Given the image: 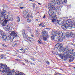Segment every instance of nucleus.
<instances>
[{"label": "nucleus", "instance_id": "52", "mask_svg": "<svg viewBox=\"0 0 75 75\" xmlns=\"http://www.w3.org/2000/svg\"><path fill=\"white\" fill-rule=\"evenodd\" d=\"M42 27H45V25H42Z\"/></svg>", "mask_w": 75, "mask_h": 75}, {"label": "nucleus", "instance_id": "14", "mask_svg": "<svg viewBox=\"0 0 75 75\" xmlns=\"http://www.w3.org/2000/svg\"><path fill=\"white\" fill-rule=\"evenodd\" d=\"M13 38L11 36H8L6 38V40L8 41H10L11 42H13Z\"/></svg>", "mask_w": 75, "mask_h": 75}, {"label": "nucleus", "instance_id": "45", "mask_svg": "<svg viewBox=\"0 0 75 75\" xmlns=\"http://www.w3.org/2000/svg\"><path fill=\"white\" fill-rule=\"evenodd\" d=\"M38 43H39V44H41V42L40 41V40H38Z\"/></svg>", "mask_w": 75, "mask_h": 75}, {"label": "nucleus", "instance_id": "24", "mask_svg": "<svg viewBox=\"0 0 75 75\" xmlns=\"http://www.w3.org/2000/svg\"><path fill=\"white\" fill-rule=\"evenodd\" d=\"M6 12L5 14L2 15V16H4V18L5 19H7V18H8V15L6 14Z\"/></svg>", "mask_w": 75, "mask_h": 75}, {"label": "nucleus", "instance_id": "28", "mask_svg": "<svg viewBox=\"0 0 75 75\" xmlns=\"http://www.w3.org/2000/svg\"><path fill=\"white\" fill-rule=\"evenodd\" d=\"M13 18H10L9 19L7 20V22L8 21H13Z\"/></svg>", "mask_w": 75, "mask_h": 75}, {"label": "nucleus", "instance_id": "32", "mask_svg": "<svg viewBox=\"0 0 75 75\" xmlns=\"http://www.w3.org/2000/svg\"><path fill=\"white\" fill-rule=\"evenodd\" d=\"M23 32L24 33L23 34V36L24 37V38H25V37H26V35H25V34L24 33H25V31H24V30H23Z\"/></svg>", "mask_w": 75, "mask_h": 75}, {"label": "nucleus", "instance_id": "64", "mask_svg": "<svg viewBox=\"0 0 75 75\" xmlns=\"http://www.w3.org/2000/svg\"><path fill=\"white\" fill-rule=\"evenodd\" d=\"M23 65H25V64L23 63Z\"/></svg>", "mask_w": 75, "mask_h": 75}, {"label": "nucleus", "instance_id": "2", "mask_svg": "<svg viewBox=\"0 0 75 75\" xmlns=\"http://www.w3.org/2000/svg\"><path fill=\"white\" fill-rule=\"evenodd\" d=\"M61 23L63 24L62 28L64 30H67L68 27H70V28H72V26H69L68 23H66V21H64L62 18H61L59 20V24Z\"/></svg>", "mask_w": 75, "mask_h": 75}, {"label": "nucleus", "instance_id": "4", "mask_svg": "<svg viewBox=\"0 0 75 75\" xmlns=\"http://www.w3.org/2000/svg\"><path fill=\"white\" fill-rule=\"evenodd\" d=\"M58 55L59 57L61 58V59H62L63 61L67 60V58H69V59H71L70 58H69L68 57V56L69 55H68L67 54L65 53V52L63 54H58Z\"/></svg>", "mask_w": 75, "mask_h": 75}, {"label": "nucleus", "instance_id": "27", "mask_svg": "<svg viewBox=\"0 0 75 75\" xmlns=\"http://www.w3.org/2000/svg\"><path fill=\"white\" fill-rule=\"evenodd\" d=\"M11 27L10 26H9V25H8L7 26L6 29H7V30H8V31H9V30H11V29H10V28Z\"/></svg>", "mask_w": 75, "mask_h": 75}, {"label": "nucleus", "instance_id": "51", "mask_svg": "<svg viewBox=\"0 0 75 75\" xmlns=\"http://www.w3.org/2000/svg\"><path fill=\"white\" fill-rule=\"evenodd\" d=\"M45 18V15L43 18Z\"/></svg>", "mask_w": 75, "mask_h": 75}, {"label": "nucleus", "instance_id": "30", "mask_svg": "<svg viewBox=\"0 0 75 75\" xmlns=\"http://www.w3.org/2000/svg\"><path fill=\"white\" fill-rule=\"evenodd\" d=\"M71 23V19L68 20L67 21L66 23Z\"/></svg>", "mask_w": 75, "mask_h": 75}, {"label": "nucleus", "instance_id": "54", "mask_svg": "<svg viewBox=\"0 0 75 75\" xmlns=\"http://www.w3.org/2000/svg\"><path fill=\"white\" fill-rule=\"evenodd\" d=\"M36 21H38V19H36Z\"/></svg>", "mask_w": 75, "mask_h": 75}, {"label": "nucleus", "instance_id": "18", "mask_svg": "<svg viewBox=\"0 0 75 75\" xmlns=\"http://www.w3.org/2000/svg\"><path fill=\"white\" fill-rule=\"evenodd\" d=\"M70 37L74 38L75 37V34L72 32H69V33Z\"/></svg>", "mask_w": 75, "mask_h": 75}, {"label": "nucleus", "instance_id": "15", "mask_svg": "<svg viewBox=\"0 0 75 75\" xmlns=\"http://www.w3.org/2000/svg\"><path fill=\"white\" fill-rule=\"evenodd\" d=\"M49 6V8H48L49 10V12H48V14L49 15H50V16H51V15H52V14H54V11H53L54 10L50 9V6Z\"/></svg>", "mask_w": 75, "mask_h": 75}, {"label": "nucleus", "instance_id": "7", "mask_svg": "<svg viewBox=\"0 0 75 75\" xmlns=\"http://www.w3.org/2000/svg\"><path fill=\"white\" fill-rule=\"evenodd\" d=\"M4 19H5V18H4V16L3 15H1L0 20L2 21V22H3V26H5V25H6V24L7 23V20H4Z\"/></svg>", "mask_w": 75, "mask_h": 75}, {"label": "nucleus", "instance_id": "23", "mask_svg": "<svg viewBox=\"0 0 75 75\" xmlns=\"http://www.w3.org/2000/svg\"><path fill=\"white\" fill-rule=\"evenodd\" d=\"M6 10H3L2 11H0V14L1 15H3L4 14H6Z\"/></svg>", "mask_w": 75, "mask_h": 75}, {"label": "nucleus", "instance_id": "37", "mask_svg": "<svg viewBox=\"0 0 75 75\" xmlns=\"http://www.w3.org/2000/svg\"><path fill=\"white\" fill-rule=\"evenodd\" d=\"M62 74H60L59 73H56L54 75H62Z\"/></svg>", "mask_w": 75, "mask_h": 75}, {"label": "nucleus", "instance_id": "48", "mask_svg": "<svg viewBox=\"0 0 75 75\" xmlns=\"http://www.w3.org/2000/svg\"><path fill=\"white\" fill-rule=\"evenodd\" d=\"M30 64H33V65H35V64L34 63H33L32 62H30Z\"/></svg>", "mask_w": 75, "mask_h": 75}, {"label": "nucleus", "instance_id": "61", "mask_svg": "<svg viewBox=\"0 0 75 75\" xmlns=\"http://www.w3.org/2000/svg\"><path fill=\"white\" fill-rule=\"evenodd\" d=\"M38 3V4H39V5H41V4H40V3Z\"/></svg>", "mask_w": 75, "mask_h": 75}, {"label": "nucleus", "instance_id": "1", "mask_svg": "<svg viewBox=\"0 0 75 75\" xmlns=\"http://www.w3.org/2000/svg\"><path fill=\"white\" fill-rule=\"evenodd\" d=\"M52 2L50 3L49 4V6H50L49 8L50 10H55V7H56L55 5H56V4L54 3L55 1H56V3L57 4V5H60V2L59 0H52Z\"/></svg>", "mask_w": 75, "mask_h": 75}, {"label": "nucleus", "instance_id": "38", "mask_svg": "<svg viewBox=\"0 0 75 75\" xmlns=\"http://www.w3.org/2000/svg\"><path fill=\"white\" fill-rule=\"evenodd\" d=\"M60 4H64V2H63L62 1H60Z\"/></svg>", "mask_w": 75, "mask_h": 75}, {"label": "nucleus", "instance_id": "36", "mask_svg": "<svg viewBox=\"0 0 75 75\" xmlns=\"http://www.w3.org/2000/svg\"><path fill=\"white\" fill-rule=\"evenodd\" d=\"M27 21L28 23H30V22H31V19H28V20H27Z\"/></svg>", "mask_w": 75, "mask_h": 75}, {"label": "nucleus", "instance_id": "12", "mask_svg": "<svg viewBox=\"0 0 75 75\" xmlns=\"http://www.w3.org/2000/svg\"><path fill=\"white\" fill-rule=\"evenodd\" d=\"M65 53L67 54V55H71L70 54H73L74 53V49H69L68 51L65 52Z\"/></svg>", "mask_w": 75, "mask_h": 75}, {"label": "nucleus", "instance_id": "46", "mask_svg": "<svg viewBox=\"0 0 75 75\" xmlns=\"http://www.w3.org/2000/svg\"><path fill=\"white\" fill-rule=\"evenodd\" d=\"M10 26H12V25H13V24L11 23V24H10Z\"/></svg>", "mask_w": 75, "mask_h": 75}, {"label": "nucleus", "instance_id": "50", "mask_svg": "<svg viewBox=\"0 0 75 75\" xmlns=\"http://www.w3.org/2000/svg\"><path fill=\"white\" fill-rule=\"evenodd\" d=\"M42 23H41L39 24V26H41V25H42Z\"/></svg>", "mask_w": 75, "mask_h": 75}, {"label": "nucleus", "instance_id": "29", "mask_svg": "<svg viewBox=\"0 0 75 75\" xmlns=\"http://www.w3.org/2000/svg\"><path fill=\"white\" fill-rule=\"evenodd\" d=\"M65 36H66V37H67V38H69V37H71V36H70V35H69V34H66L65 35Z\"/></svg>", "mask_w": 75, "mask_h": 75}, {"label": "nucleus", "instance_id": "43", "mask_svg": "<svg viewBox=\"0 0 75 75\" xmlns=\"http://www.w3.org/2000/svg\"><path fill=\"white\" fill-rule=\"evenodd\" d=\"M20 18H18V20H17L18 23L19 22H20Z\"/></svg>", "mask_w": 75, "mask_h": 75}, {"label": "nucleus", "instance_id": "60", "mask_svg": "<svg viewBox=\"0 0 75 75\" xmlns=\"http://www.w3.org/2000/svg\"><path fill=\"white\" fill-rule=\"evenodd\" d=\"M29 1H33V0H29Z\"/></svg>", "mask_w": 75, "mask_h": 75}, {"label": "nucleus", "instance_id": "58", "mask_svg": "<svg viewBox=\"0 0 75 75\" xmlns=\"http://www.w3.org/2000/svg\"><path fill=\"white\" fill-rule=\"evenodd\" d=\"M29 41L30 42H32V41L31 40H29Z\"/></svg>", "mask_w": 75, "mask_h": 75}, {"label": "nucleus", "instance_id": "31", "mask_svg": "<svg viewBox=\"0 0 75 75\" xmlns=\"http://www.w3.org/2000/svg\"><path fill=\"white\" fill-rule=\"evenodd\" d=\"M18 75H25V74L24 73L22 72H20V73H18Z\"/></svg>", "mask_w": 75, "mask_h": 75}, {"label": "nucleus", "instance_id": "20", "mask_svg": "<svg viewBox=\"0 0 75 75\" xmlns=\"http://www.w3.org/2000/svg\"><path fill=\"white\" fill-rule=\"evenodd\" d=\"M58 34V32H57V31H53L52 30V35H54V36H55V35H56L57 34Z\"/></svg>", "mask_w": 75, "mask_h": 75}, {"label": "nucleus", "instance_id": "5", "mask_svg": "<svg viewBox=\"0 0 75 75\" xmlns=\"http://www.w3.org/2000/svg\"><path fill=\"white\" fill-rule=\"evenodd\" d=\"M55 47L57 49H58L59 52H64L63 51V46L62 43H57L55 46Z\"/></svg>", "mask_w": 75, "mask_h": 75}, {"label": "nucleus", "instance_id": "39", "mask_svg": "<svg viewBox=\"0 0 75 75\" xmlns=\"http://www.w3.org/2000/svg\"><path fill=\"white\" fill-rule=\"evenodd\" d=\"M3 58H4V57H3V55H1L0 57V59H3Z\"/></svg>", "mask_w": 75, "mask_h": 75}, {"label": "nucleus", "instance_id": "13", "mask_svg": "<svg viewBox=\"0 0 75 75\" xmlns=\"http://www.w3.org/2000/svg\"><path fill=\"white\" fill-rule=\"evenodd\" d=\"M7 35H6V33H4L3 35H2L0 37V38H2L3 39L4 41H6V39L7 38Z\"/></svg>", "mask_w": 75, "mask_h": 75}, {"label": "nucleus", "instance_id": "9", "mask_svg": "<svg viewBox=\"0 0 75 75\" xmlns=\"http://www.w3.org/2000/svg\"><path fill=\"white\" fill-rule=\"evenodd\" d=\"M7 75H18V74H17L16 72L13 71V70H8V71L7 72Z\"/></svg>", "mask_w": 75, "mask_h": 75}, {"label": "nucleus", "instance_id": "42", "mask_svg": "<svg viewBox=\"0 0 75 75\" xmlns=\"http://www.w3.org/2000/svg\"><path fill=\"white\" fill-rule=\"evenodd\" d=\"M46 63L47 64H50V62L48 61H46Z\"/></svg>", "mask_w": 75, "mask_h": 75}, {"label": "nucleus", "instance_id": "21", "mask_svg": "<svg viewBox=\"0 0 75 75\" xmlns=\"http://www.w3.org/2000/svg\"><path fill=\"white\" fill-rule=\"evenodd\" d=\"M42 35H44H44H48V33H47V32L45 31H42Z\"/></svg>", "mask_w": 75, "mask_h": 75}, {"label": "nucleus", "instance_id": "49", "mask_svg": "<svg viewBox=\"0 0 75 75\" xmlns=\"http://www.w3.org/2000/svg\"><path fill=\"white\" fill-rule=\"evenodd\" d=\"M66 2H67V0H64V3H66Z\"/></svg>", "mask_w": 75, "mask_h": 75}, {"label": "nucleus", "instance_id": "63", "mask_svg": "<svg viewBox=\"0 0 75 75\" xmlns=\"http://www.w3.org/2000/svg\"><path fill=\"white\" fill-rule=\"evenodd\" d=\"M35 6H33V8H35Z\"/></svg>", "mask_w": 75, "mask_h": 75}, {"label": "nucleus", "instance_id": "17", "mask_svg": "<svg viewBox=\"0 0 75 75\" xmlns=\"http://www.w3.org/2000/svg\"><path fill=\"white\" fill-rule=\"evenodd\" d=\"M69 47L67 46L66 47H65V48H63V51H64H64H66H66H68L69 50Z\"/></svg>", "mask_w": 75, "mask_h": 75}, {"label": "nucleus", "instance_id": "35", "mask_svg": "<svg viewBox=\"0 0 75 75\" xmlns=\"http://www.w3.org/2000/svg\"><path fill=\"white\" fill-rule=\"evenodd\" d=\"M14 42V45H13L12 46L13 47H14V46H15V45H17V43L15 42Z\"/></svg>", "mask_w": 75, "mask_h": 75}, {"label": "nucleus", "instance_id": "6", "mask_svg": "<svg viewBox=\"0 0 75 75\" xmlns=\"http://www.w3.org/2000/svg\"><path fill=\"white\" fill-rule=\"evenodd\" d=\"M57 17L56 16H54L53 17V18L52 19V22L55 24H59V22L57 19Z\"/></svg>", "mask_w": 75, "mask_h": 75}, {"label": "nucleus", "instance_id": "40", "mask_svg": "<svg viewBox=\"0 0 75 75\" xmlns=\"http://www.w3.org/2000/svg\"><path fill=\"white\" fill-rule=\"evenodd\" d=\"M54 36H55L54 35V36H51V38H52V39L54 40Z\"/></svg>", "mask_w": 75, "mask_h": 75}, {"label": "nucleus", "instance_id": "19", "mask_svg": "<svg viewBox=\"0 0 75 75\" xmlns=\"http://www.w3.org/2000/svg\"><path fill=\"white\" fill-rule=\"evenodd\" d=\"M59 38V37H58V36L57 35H55L54 36V40L55 41H56V42H58Z\"/></svg>", "mask_w": 75, "mask_h": 75}, {"label": "nucleus", "instance_id": "25", "mask_svg": "<svg viewBox=\"0 0 75 75\" xmlns=\"http://www.w3.org/2000/svg\"><path fill=\"white\" fill-rule=\"evenodd\" d=\"M5 33L3 32V30H0V37H1V36L4 34Z\"/></svg>", "mask_w": 75, "mask_h": 75}, {"label": "nucleus", "instance_id": "55", "mask_svg": "<svg viewBox=\"0 0 75 75\" xmlns=\"http://www.w3.org/2000/svg\"><path fill=\"white\" fill-rule=\"evenodd\" d=\"M25 38H28V36H26Z\"/></svg>", "mask_w": 75, "mask_h": 75}, {"label": "nucleus", "instance_id": "57", "mask_svg": "<svg viewBox=\"0 0 75 75\" xmlns=\"http://www.w3.org/2000/svg\"><path fill=\"white\" fill-rule=\"evenodd\" d=\"M21 9H23V7H21Z\"/></svg>", "mask_w": 75, "mask_h": 75}, {"label": "nucleus", "instance_id": "62", "mask_svg": "<svg viewBox=\"0 0 75 75\" xmlns=\"http://www.w3.org/2000/svg\"><path fill=\"white\" fill-rule=\"evenodd\" d=\"M34 6H35V5H33V7H34Z\"/></svg>", "mask_w": 75, "mask_h": 75}, {"label": "nucleus", "instance_id": "16", "mask_svg": "<svg viewBox=\"0 0 75 75\" xmlns=\"http://www.w3.org/2000/svg\"><path fill=\"white\" fill-rule=\"evenodd\" d=\"M49 35H44L43 37V39L44 41H47V39L48 38Z\"/></svg>", "mask_w": 75, "mask_h": 75}, {"label": "nucleus", "instance_id": "8", "mask_svg": "<svg viewBox=\"0 0 75 75\" xmlns=\"http://www.w3.org/2000/svg\"><path fill=\"white\" fill-rule=\"evenodd\" d=\"M10 32L11 33L10 35L13 39L14 38L17 37V36H18V35H17V34L16 33V32L13 31H10Z\"/></svg>", "mask_w": 75, "mask_h": 75}, {"label": "nucleus", "instance_id": "44", "mask_svg": "<svg viewBox=\"0 0 75 75\" xmlns=\"http://www.w3.org/2000/svg\"><path fill=\"white\" fill-rule=\"evenodd\" d=\"M2 46H3V47H7V46H6V45L4 44H2Z\"/></svg>", "mask_w": 75, "mask_h": 75}, {"label": "nucleus", "instance_id": "56", "mask_svg": "<svg viewBox=\"0 0 75 75\" xmlns=\"http://www.w3.org/2000/svg\"><path fill=\"white\" fill-rule=\"evenodd\" d=\"M16 17L17 18H18H18H19V17H18V16H17Z\"/></svg>", "mask_w": 75, "mask_h": 75}, {"label": "nucleus", "instance_id": "3", "mask_svg": "<svg viewBox=\"0 0 75 75\" xmlns=\"http://www.w3.org/2000/svg\"><path fill=\"white\" fill-rule=\"evenodd\" d=\"M9 69V68L7 67V65H6L5 66V65L3 64H0V69L3 70L2 71V72L7 73Z\"/></svg>", "mask_w": 75, "mask_h": 75}, {"label": "nucleus", "instance_id": "41", "mask_svg": "<svg viewBox=\"0 0 75 75\" xmlns=\"http://www.w3.org/2000/svg\"><path fill=\"white\" fill-rule=\"evenodd\" d=\"M31 59L32 60H33V61H35V59H34V58H31Z\"/></svg>", "mask_w": 75, "mask_h": 75}, {"label": "nucleus", "instance_id": "34", "mask_svg": "<svg viewBox=\"0 0 75 75\" xmlns=\"http://www.w3.org/2000/svg\"><path fill=\"white\" fill-rule=\"evenodd\" d=\"M3 21H1V19H0V24H1L2 25V26H3Z\"/></svg>", "mask_w": 75, "mask_h": 75}, {"label": "nucleus", "instance_id": "22", "mask_svg": "<svg viewBox=\"0 0 75 75\" xmlns=\"http://www.w3.org/2000/svg\"><path fill=\"white\" fill-rule=\"evenodd\" d=\"M58 34L59 37H62L63 35V33L62 31H60L58 33Z\"/></svg>", "mask_w": 75, "mask_h": 75}, {"label": "nucleus", "instance_id": "26", "mask_svg": "<svg viewBox=\"0 0 75 75\" xmlns=\"http://www.w3.org/2000/svg\"><path fill=\"white\" fill-rule=\"evenodd\" d=\"M63 41V39H62V38H59L57 42H62V41Z\"/></svg>", "mask_w": 75, "mask_h": 75}, {"label": "nucleus", "instance_id": "10", "mask_svg": "<svg viewBox=\"0 0 75 75\" xmlns=\"http://www.w3.org/2000/svg\"><path fill=\"white\" fill-rule=\"evenodd\" d=\"M68 58H70V59H69V61L70 62H72L74 60V58H75V52L74 53L73 55L72 56L71 55H69L67 56Z\"/></svg>", "mask_w": 75, "mask_h": 75}, {"label": "nucleus", "instance_id": "47", "mask_svg": "<svg viewBox=\"0 0 75 75\" xmlns=\"http://www.w3.org/2000/svg\"><path fill=\"white\" fill-rule=\"evenodd\" d=\"M25 61L26 62H28V60L27 59L25 60Z\"/></svg>", "mask_w": 75, "mask_h": 75}, {"label": "nucleus", "instance_id": "33", "mask_svg": "<svg viewBox=\"0 0 75 75\" xmlns=\"http://www.w3.org/2000/svg\"><path fill=\"white\" fill-rule=\"evenodd\" d=\"M19 50H21V52H22L23 53H25V50H24L23 49H19Z\"/></svg>", "mask_w": 75, "mask_h": 75}, {"label": "nucleus", "instance_id": "53", "mask_svg": "<svg viewBox=\"0 0 75 75\" xmlns=\"http://www.w3.org/2000/svg\"><path fill=\"white\" fill-rule=\"evenodd\" d=\"M16 60H17V61H20V60L18 59H16Z\"/></svg>", "mask_w": 75, "mask_h": 75}, {"label": "nucleus", "instance_id": "11", "mask_svg": "<svg viewBox=\"0 0 75 75\" xmlns=\"http://www.w3.org/2000/svg\"><path fill=\"white\" fill-rule=\"evenodd\" d=\"M23 17L24 18H29V15L30 14V13H28V15H26L28 13V12L26 11H24L23 12Z\"/></svg>", "mask_w": 75, "mask_h": 75}, {"label": "nucleus", "instance_id": "59", "mask_svg": "<svg viewBox=\"0 0 75 75\" xmlns=\"http://www.w3.org/2000/svg\"><path fill=\"white\" fill-rule=\"evenodd\" d=\"M31 37H34V36L33 35H31Z\"/></svg>", "mask_w": 75, "mask_h": 75}]
</instances>
